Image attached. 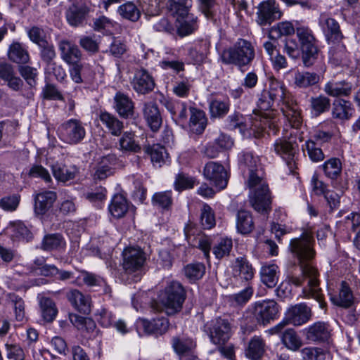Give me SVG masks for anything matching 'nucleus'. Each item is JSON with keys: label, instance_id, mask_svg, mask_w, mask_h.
<instances>
[{"label": "nucleus", "instance_id": "58", "mask_svg": "<svg viewBox=\"0 0 360 360\" xmlns=\"http://www.w3.org/2000/svg\"><path fill=\"white\" fill-rule=\"evenodd\" d=\"M302 360H324L326 353L318 347H304L300 350Z\"/></svg>", "mask_w": 360, "mask_h": 360}, {"label": "nucleus", "instance_id": "5", "mask_svg": "<svg viewBox=\"0 0 360 360\" xmlns=\"http://www.w3.org/2000/svg\"><path fill=\"white\" fill-rule=\"evenodd\" d=\"M180 307V283L172 281L164 290L160 291L158 300L150 302V308L154 312L165 311L167 315L176 314Z\"/></svg>", "mask_w": 360, "mask_h": 360}, {"label": "nucleus", "instance_id": "14", "mask_svg": "<svg viewBox=\"0 0 360 360\" xmlns=\"http://www.w3.org/2000/svg\"><path fill=\"white\" fill-rule=\"evenodd\" d=\"M204 176L219 190L226 187L228 176L223 165L215 162H207L203 169Z\"/></svg>", "mask_w": 360, "mask_h": 360}, {"label": "nucleus", "instance_id": "15", "mask_svg": "<svg viewBox=\"0 0 360 360\" xmlns=\"http://www.w3.org/2000/svg\"><path fill=\"white\" fill-rule=\"evenodd\" d=\"M281 15L275 0H266L259 4L258 6L257 22L259 25L265 26L280 19Z\"/></svg>", "mask_w": 360, "mask_h": 360}, {"label": "nucleus", "instance_id": "56", "mask_svg": "<svg viewBox=\"0 0 360 360\" xmlns=\"http://www.w3.org/2000/svg\"><path fill=\"white\" fill-rule=\"evenodd\" d=\"M229 110V103L220 100H213L210 103V111L212 117H221L227 114Z\"/></svg>", "mask_w": 360, "mask_h": 360}, {"label": "nucleus", "instance_id": "24", "mask_svg": "<svg viewBox=\"0 0 360 360\" xmlns=\"http://www.w3.org/2000/svg\"><path fill=\"white\" fill-rule=\"evenodd\" d=\"M51 170L55 179L63 183L73 180L79 174V168L76 165H66L58 162L52 165Z\"/></svg>", "mask_w": 360, "mask_h": 360}, {"label": "nucleus", "instance_id": "48", "mask_svg": "<svg viewBox=\"0 0 360 360\" xmlns=\"http://www.w3.org/2000/svg\"><path fill=\"white\" fill-rule=\"evenodd\" d=\"M310 106L314 115L319 116L330 109V100L323 95L311 97L310 98Z\"/></svg>", "mask_w": 360, "mask_h": 360}, {"label": "nucleus", "instance_id": "23", "mask_svg": "<svg viewBox=\"0 0 360 360\" xmlns=\"http://www.w3.org/2000/svg\"><path fill=\"white\" fill-rule=\"evenodd\" d=\"M331 302L342 308H349L354 303V295L352 291L345 281H342L337 293L330 295Z\"/></svg>", "mask_w": 360, "mask_h": 360}, {"label": "nucleus", "instance_id": "59", "mask_svg": "<svg viewBox=\"0 0 360 360\" xmlns=\"http://www.w3.org/2000/svg\"><path fill=\"white\" fill-rule=\"evenodd\" d=\"M201 224L204 229H210L215 225V218L212 209L207 204H204L201 209Z\"/></svg>", "mask_w": 360, "mask_h": 360}, {"label": "nucleus", "instance_id": "29", "mask_svg": "<svg viewBox=\"0 0 360 360\" xmlns=\"http://www.w3.org/2000/svg\"><path fill=\"white\" fill-rule=\"evenodd\" d=\"M332 117L341 121L349 120L353 113L352 104L345 99H337L333 103Z\"/></svg>", "mask_w": 360, "mask_h": 360}, {"label": "nucleus", "instance_id": "16", "mask_svg": "<svg viewBox=\"0 0 360 360\" xmlns=\"http://www.w3.org/2000/svg\"><path fill=\"white\" fill-rule=\"evenodd\" d=\"M192 0H181V37L193 34L198 29V18L190 13Z\"/></svg>", "mask_w": 360, "mask_h": 360}, {"label": "nucleus", "instance_id": "51", "mask_svg": "<svg viewBox=\"0 0 360 360\" xmlns=\"http://www.w3.org/2000/svg\"><path fill=\"white\" fill-rule=\"evenodd\" d=\"M296 33V29L290 22H282L276 26L271 27L269 30V37L271 39L279 38L281 36H288Z\"/></svg>", "mask_w": 360, "mask_h": 360}, {"label": "nucleus", "instance_id": "28", "mask_svg": "<svg viewBox=\"0 0 360 360\" xmlns=\"http://www.w3.org/2000/svg\"><path fill=\"white\" fill-rule=\"evenodd\" d=\"M189 129L195 134H201L206 128L207 119L203 110L190 108Z\"/></svg>", "mask_w": 360, "mask_h": 360}, {"label": "nucleus", "instance_id": "41", "mask_svg": "<svg viewBox=\"0 0 360 360\" xmlns=\"http://www.w3.org/2000/svg\"><path fill=\"white\" fill-rule=\"evenodd\" d=\"M109 211L116 218L122 217L128 210V204L126 198L120 194L114 195L109 205Z\"/></svg>", "mask_w": 360, "mask_h": 360}, {"label": "nucleus", "instance_id": "2", "mask_svg": "<svg viewBox=\"0 0 360 360\" xmlns=\"http://www.w3.org/2000/svg\"><path fill=\"white\" fill-rule=\"evenodd\" d=\"M245 186L250 190V202L259 212L270 210L271 203L269 185L265 179L264 166L259 156L244 152L240 159Z\"/></svg>", "mask_w": 360, "mask_h": 360}, {"label": "nucleus", "instance_id": "50", "mask_svg": "<svg viewBox=\"0 0 360 360\" xmlns=\"http://www.w3.org/2000/svg\"><path fill=\"white\" fill-rule=\"evenodd\" d=\"M118 13L122 18L132 22L137 21L141 16L139 9L130 1L120 5L118 8Z\"/></svg>", "mask_w": 360, "mask_h": 360}, {"label": "nucleus", "instance_id": "3", "mask_svg": "<svg viewBox=\"0 0 360 360\" xmlns=\"http://www.w3.org/2000/svg\"><path fill=\"white\" fill-rule=\"evenodd\" d=\"M296 36L299 43L294 39H286L285 51L292 58H298L302 55L304 65L309 67L314 64L318 57L319 49L316 39L313 32L308 27H297Z\"/></svg>", "mask_w": 360, "mask_h": 360}, {"label": "nucleus", "instance_id": "45", "mask_svg": "<svg viewBox=\"0 0 360 360\" xmlns=\"http://www.w3.org/2000/svg\"><path fill=\"white\" fill-rule=\"evenodd\" d=\"M199 3V9L205 17L213 22H217V0H198Z\"/></svg>", "mask_w": 360, "mask_h": 360}, {"label": "nucleus", "instance_id": "20", "mask_svg": "<svg viewBox=\"0 0 360 360\" xmlns=\"http://www.w3.org/2000/svg\"><path fill=\"white\" fill-rule=\"evenodd\" d=\"M133 89L139 94H146L152 91L155 82L149 73L143 69L136 71L131 81Z\"/></svg>", "mask_w": 360, "mask_h": 360}, {"label": "nucleus", "instance_id": "19", "mask_svg": "<svg viewBox=\"0 0 360 360\" xmlns=\"http://www.w3.org/2000/svg\"><path fill=\"white\" fill-rule=\"evenodd\" d=\"M331 330L328 323L318 321L304 330L306 339L314 342H326L329 340Z\"/></svg>", "mask_w": 360, "mask_h": 360}, {"label": "nucleus", "instance_id": "42", "mask_svg": "<svg viewBox=\"0 0 360 360\" xmlns=\"http://www.w3.org/2000/svg\"><path fill=\"white\" fill-rule=\"evenodd\" d=\"M146 153L149 154L153 165L161 167L162 164L166 162L168 158V153L165 147L160 144H155L152 146H148L145 148Z\"/></svg>", "mask_w": 360, "mask_h": 360}, {"label": "nucleus", "instance_id": "22", "mask_svg": "<svg viewBox=\"0 0 360 360\" xmlns=\"http://www.w3.org/2000/svg\"><path fill=\"white\" fill-rule=\"evenodd\" d=\"M143 114L150 129L153 131H158L162 125V119L157 103L153 101L145 103Z\"/></svg>", "mask_w": 360, "mask_h": 360}, {"label": "nucleus", "instance_id": "44", "mask_svg": "<svg viewBox=\"0 0 360 360\" xmlns=\"http://www.w3.org/2000/svg\"><path fill=\"white\" fill-rule=\"evenodd\" d=\"M115 160L113 156L108 155L103 157L98 163L94 174L96 179L103 180L113 173L112 162Z\"/></svg>", "mask_w": 360, "mask_h": 360}, {"label": "nucleus", "instance_id": "54", "mask_svg": "<svg viewBox=\"0 0 360 360\" xmlns=\"http://www.w3.org/2000/svg\"><path fill=\"white\" fill-rule=\"evenodd\" d=\"M233 247L231 238H221L217 244L213 247V253L217 258L221 259L229 255Z\"/></svg>", "mask_w": 360, "mask_h": 360}, {"label": "nucleus", "instance_id": "40", "mask_svg": "<svg viewBox=\"0 0 360 360\" xmlns=\"http://www.w3.org/2000/svg\"><path fill=\"white\" fill-rule=\"evenodd\" d=\"M319 75L315 72H299L295 74L294 83L300 88H307L319 82Z\"/></svg>", "mask_w": 360, "mask_h": 360}, {"label": "nucleus", "instance_id": "11", "mask_svg": "<svg viewBox=\"0 0 360 360\" xmlns=\"http://www.w3.org/2000/svg\"><path fill=\"white\" fill-rule=\"evenodd\" d=\"M71 5L66 11V19L73 27L82 25L88 15L90 8L88 0H69Z\"/></svg>", "mask_w": 360, "mask_h": 360}, {"label": "nucleus", "instance_id": "37", "mask_svg": "<svg viewBox=\"0 0 360 360\" xmlns=\"http://www.w3.org/2000/svg\"><path fill=\"white\" fill-rule=\"evenodd\" d=\"M278 266L274 264L262 266L260 270L262 282L268 288H274L278 281Z\"/></svg>", "mask_w": 360, "mask_h": 360}, {"label": "nucleus", "instance_id": "27", "mask_svg": "<svg viewBox=\"0 0 360 360\" xmlns=\"http://www.w3.org/2000/svg\"><path fill=\"white\" fill-rule=\"evenodd\" d=\"M352 85L345 80L328 82L323 88L324 92L331 97L348 96L352 93Z\"/></svg>", "mask_w": 360, "mask_h": 360}, {"label": "nucleus", "instance_id": "34", "mask_svg": "<svg viewBox=\"0 0 360 360\" xmlns=\"http://www.w3.org/2000/svg\"><path fill=\"white\" fill-rule=\"evenodd\" d=\"M235 276H238L243 280L248 281L254 276V269L247 259L244 257H237L233 266Z\"/></svg>", "mask_w": 360, "mask_h": 360}, {"label": "nucleus", "instance_id": "10", "mask_svg": "<svg viewBox=\"0 0 360 360\" xmlns=\"http://www.w3.org/2000/svg\"><path fill=\"white\" fill-rule=\"evenodd\" d=\"M186 240L189 245L200 249L205 257L210 256L211 248L210 239L208 236L201 234L195 224L190 222L184 228Z\"/></svg>", "mask_w": 360, "mask_h": 360}, {"label": "nucleus", "instance_id": "9", "mask_svg": "<svg viewBox=\"0 0 360 360\" xmlns=\"http://www.w3.org/2000/svg\"><path fill=\"white\" fill-rule=\"evenodd\" d=\"M274 151L286 162L290 173H295L297 166L296 154L298 144L295 141L278 139L274 144Z\"/></svg>", "mask_w": 360, "mask_h": 360}, {"label": "nucleus", "instance_id": "36", "mask_svg": "<svg viewBox=\"0 0 360 360\" xmlns=\"http://www.w3.org/2000/svg\"><path fill=\"white\" fill-rule=\"evenodd\" d=\"M264 351L265 342L263 338L260 336H254L249 342L245 354L252 360H259L263 356Z\"/></svg>", "mask_w": 360, "mask_h": 360}, {"label": "nucleus", "instance_id": "4", "mask_svg": "<svg viewBox=\"0 0 360 360\" xmlns=\"http://www.w3.org/2000/svg\"><path fill=\"white\" fill-rule=\"evenodd\" d=\"M264 92L267 93L274 101L281 103V109L289 126L299 129L302 124L300 110L292 96L286 92L283 84L277 80H273L270 83L269 89Z\"/></svg>", "mask_w": 360, "mask_h": 360}, {"label": "nucleus", "instance_id": "63", "mask_svg": "<svg viewBox=\"0 0 360 360\" xmlns=\"http://www.w3.org/2000/svg\"><path fill=\"white\" fill-rule=\"evenodd\" d=\"M228 127L231 129H239L242 133L247 129V124L243 115L238 112H235L228 117Z\"/></svg>", "mask_w": 360, "mask_h": 360}, {"label": "nucleus", "instance_id": "1", "mask_svg": "<svg viewBox=\"0 0 360 360\" xmlns=\"http://www.w3.org/2000/svg\"><path fill=\"white\" fill-rule=\"evenodd\" d=\"M314 239L311 233L304 232L300 238L290 240V250L299 261L301 276L290 275L288 281L295 285L301 286L304 281L307 285L302 289V297L306 299H314L320 308L326 309L327 304L320 287L319 273L316 266L310 263L316 255L314 249Z\"/></svg>", "mask_w": 360, "mask_h": 360}, {"label": "nucleus", "instance_id": "6", "mask_svg": "<svg viewBox=\"0 0 360 360\" xmlns=\"http://www.w3.org/2000/svg\"><path fill=\"white\" fill-rule=\"evenodd\" d=\"M319 23L327 42L329 44L338 46V52H336L335 49H330V53L332 57L337 61L341 62L343 58L345 57L346 53L345 46L340 44L343 39V34L338 22L328 14L321 13L319 17Z\"/></svg>", "mask_w": 360, "mask_h": 360}, {"label": "nucleus", "instance_id": "33", "mask_svg": "<svg viewBox=\"0 0 360 360\" xmlns=\"http://www.w3.org/2000/svg\"><path fill=\"white\" fill-rule=\"evenodd\" d=\"M115 108L117 113L124 118L132 116L134 113V103L125 94L117 92L114 98Z\"/></svg>", "mask_w": 360, "mask_h": 360}, {"label": "nucleus", "instance_id": "31", "mask_svg": "<svg viewBox=\"0 0 360 360\" xmlns=\"http://www.w3.org/2000/svg\"><path fill=\"white\" fill-rule=\"evenodd\" d=\"M7 56L9 60L18 64H26L30 61L27 50L18 41H14L9 46Z\"/></svg>", "mask_w": 360, "mask_h": 360}, {"label": "nucleus", "instance_id": "18", "mask_svg": "<svg viewBox=\"0 0 360 360\" xmlns=\"http://www.w3.org/2000/svg\"><path fill=\"white\" fill-rule=\"evenodd\" d=\"M210 338L215 345H224L231 336V326L227 320L217 319L210 330Z\"/></svg>", "mask_w": 360, "mask_h": 360}, {"label": "nucleus", "instance_id": "49", "mask_svg": "<svg viewBox=\"0 0 360 360\" xmlns=\"http://www.w3.org/2000/svg\"><path fill=\"white\" fill-rule=\"evenodd\" d=\"M323 169L326 176L331 179H338L342 172V163L339 158H333L326 161Z\"/></svg>", "mask_w": 360, "mask_h": 360}, {"label": "nucleus", "instance_id": "46", "mask_svg": "<svg viewBox=\"0 0 360 360\" xmlns=\"http://www.w3.org/2000/svg\"><path fill=\"white\" fill-rule=\"evenodd\" d=\"M119 149L123 152L139 153L141 150V146L134 140V135L126 131L119 140Z\"/></svg>", "mask_w": 360, "mask_h": 360}, {"label": "nucleus", "instance_id": "17", "mask_svg": "<svg viewBox=\"0 0 360 360\" xmlns=\"http://www.w3.org/2000/svg\"><path fill=\"white\" fill-rule=\"evenodd\" d=\"M285 316L290 323L300 326L311 319L312 312L305 303H300L289 307Z\"/></svg>", "mask_w": 360, "mask_h": 360}, {"label": "nucleus", "instance_id": "7", "mask_svg": "<svg viewBox=\"0 0 360 360\" xmlns=\"http://www.w3.org/2000/svg\"><path fill=\"white\" fill-rule=\"evenodd\" d=\"M252 44L243 39H239L233 46L223 51L221 58L224 63L243 67L250 64L255 58Z\"/></svg>", "mask_w": 360, "mask_h": 360}, {"label": "nucleus", "instance_id": "53", "mask_svg": "<svg viewBox=\"0 0 360 360\" xmlns=\"http://www.w3.org/2000/svg\"><path fill=\"white\" fill-rule=\"evenodd\" d=\"M169 20L175 23L176 33L180 36V0H169L167 4Z\"/></svg>", "mask_w": 360, "mask_h": 360}, {"label": "nucleus", "instance_id": "26", "mask_svg": "<svg viewBox=\"0 0 360 360\" xmlns=\"http://www.w3.org/2000/svg\"><path fill=\"white\" fill-rule=\"evenodd\" d=\"M56 199V193L53 191H44L38 193L34 198V212L36 214H45L52 207Z\"/></svg>", "mask_w": 360, "mask_h": 360}, {"label": "nucleus", "instance_id": "13", "mask_svg": "<svg viewBox=\"0 0 360 360\" xmlns=\"http://www.w3.org/2000/svg\"><path fill=\"white\" fill-rule=\"evenodd\" d=\"M278 311V305L275 301L265 300L255 304L253 314L257 323L265 326L276 318Z\"/></svg>", "mask_w": 360, "mask_h": 360}, {"label": "nucleus", "instance_id": "39", "mask_svg": "<svg viewBox=\"0 0 360 360\" xmlns=\"http://www.w3.org/2000/svg\"><path fill=\"white\" fill-rule=\"evenodd\" d=\"M39 307L43 319L46 322H52L58 313L54 302L49 297H42L39 300Z\"/></svg>", "mask_w": 360, "mask_h": 360}, {"label": "nucleus", "instance_id": "57", "mask_svg": "<svg viewBox=\"0 0 360 360\" xmlns=\"http://www.w3.org/2000/svg\"><path fill=\"white\" fill-rule=\"evenodd\" d=\"M20 195L18 193L6 195L0 200V207L7 212L17 210L20 202Z\"/></svg>", "mask_w": 360, "mask_h": 360}, {"label": "nucleus", "instance_id": "47", "mask_svg": "<svg viewBox=\"0 0 360 360\" xmlns=\"http://www.w3.org/2000/svg\"><path fill=\"white\" fill-rule=\"evenodd\" d=\"M7 300L14 309L15 319L22 321L25 317V302L21 297L15 293H8L6 295Z\"/></svg>", "mask_w": 360, "mask_h": 360}, {"label": "nucleus", "instance_id": "62", "mask_svg": "<svg viewBox=\"0 0 360 360\" xmlns=\"http://www.w3.org/2000/svg\"><path fill=\"white\" fill-rule=\"evenodd\" d=\"M18 71L30 86H34L36 84V79L38 75L37 68L29 65H20Z\"/></svg>", "mask_w": 360, "mask_h": 360}, {"label": "nucleus", "instance_id": "64", "mask_svg": "<svg viewBox=\"0 0 360 360\" xmlns=\"http://www.w3.org/2000/svg\"><path fill=\"white\" fill-rule=\"evenodd\" d=\"M153 204L161 208H168L172 205V196L170 192L156 193L153 196Z\"/></svg>", "mask_w": 360, "mask_h": 360}, {"label": "nucleus", "instance_id": "61", "mask_svg": "<svg viewBox=\"0 0 360 360\" xmlns=\"http://www.w3.org/2000/svg\"><path fill=\"white\" fill-rule=\"evenodd\" d=\"M10 229L16 237L26 241H30L33 237L32 232L22 221L12 223Z\"/></svg>", "mask_w": 360, "mask_h": 360}, {"label": "nucleus", "instance_id": "38", "mask_svg": "<svg viewBox=\"0 0 360 360\" xmlns=\"http://www.w3.org/2000/svg\"><path fill=\"white\" fill-rule=\"evenodd\" d=\"M281 342L288 349L296 352L302 346V340L297 332L289 328L285 330L281 335Z\"/></svg>", "mask_w": 360, "mask_h": 360}, {"label": "nucleus", "instance_id": "52", "mask_svg": "<svg viewBox=\"0 0 360 360\" xmlns=\"http://www.w3.org/2000/svg\"><path fill=\"white\" fill-rule=\"evenodd\" d=\"M205 273V266L202 263L200 262L188 264L184 268L185 276L190 282H194L202 278Z\"/></svg>", "mask_w": 360, "mask_h": 360}, {"label": "nucleus", "instance_id": "43", "mask_svg": "<svg viewBox=\"0 0 360 360\" xmlns=\"http://www.w3.org/2000/svg\"><path fill=\"white\" fill-rule=\"evenodd\" d=\"M100 44V37L95 34L81 36L79 40L80 47L90 55H94L99 51Z\"/></svg>", "mask_w": 360, "mask_h": 360}, {"label": "nucleus", "instance_id": "8", "mask_svg": "<svg viewBox=\"0 0 360 360\" xmlns=\"http://www.w3.org/2000/svg\"><path fill=\"white\" fill-rule=\"evenodd\" d=\"M58 134L65 143L75 145L84 139L86 130L80 120L70 119L60 125Z\"/></svg>", "mask_w": 360, "mask_h": 360}, {"label": "nucleus", "instance_id": "55", "mask_svg": "<svg viewBox=\"0 0 360 360\" xmlns=\"http://www.w3.org/2000/svg\"><path fill=\"white\" fill-rule=\"evenodd\" d=\"M303 150L307 151L309 158L313 162H319L324 159V154L322 150L318 146L317 143L312 140H309L305 143V148Z\"/></svg>", "mask_w": 360, "mask_h": 360}, {"label": "nucleus", "instance_id": "12", "mask_svg": "<svg viewBox=\"0 0 360 360\" xmlns=\"http://www.w3.org/2000/svg\"><path fill=\"white\" fill-rule=\"evenodd\" d=\"M146 260V254L139 248H128L123 251L122 266L127 274L140 271Z\"/></svg>", "mask_w": 360, "mask_h": 360}, {"label": "nucleus", "instance_id": "25", "mask_svg": "<svg viewBox=\"0 0 360 360\" xmlns=\"http://www.w3.org/2000/svg\"><path fill=\"white\" fill-rule=\"evenodd\" d=\"M58 49L61 58L68 64L79 62L82 52L78 46L70 41L61 40L58 43Z\"/></svg>", "mask_w": 360, "mask_h": 360}, {"label": "nucleus", "instance_id": "21", "mask_svg": "<svg viewBox=\"0 0 360 360\" xmlns=\"http://www.w3.org/2000/svg\"><path fill=\"white\" fill-rule=\"evenodd\" d=\"M66 297L72 306L80 313L89 314L91 311V300L88 295L73 289L67 292Z\"/></svg>", "mask_w": 360, "mask_h": 360}, {"label": "nucleus", "instance_id": "32", "mask_svg": "<svg viewBox=\"0 0 360 360\" xmlns=\"http://www.w3.org/2000/svg\"><path fill=\"white\" fill-rule=\"evenodd\" d=\"M65 247V240L60 233L45 235L41 243V248L44 251H63Z\"/></svg>", "mask_w": 360, "mask_h": 360}, {"label": "nucleus", "instance_id": "35", "mask_svg": "<svg viewBox=\"0 0 360 360\" xmlns=\"http://www.w3.org/2000/svg\"><path fill=\"white\" fill-rule=\"evenodd\" d=\"M255 224L252 214L247 210H240L236 214V229L242 234H248L252 231Z\"/></svg>", "mask_w": 360, "mask_h": 360}, {"label": "nucleus", "instance_id": "60", "mask_svg": "<svg viewBox=\"0 0 360 360\" xmlns=\"http://www.w3.org/2000/svg\"><path fill=\"white\" fill-rule=\"evenodd\" d=\"M76 278L77 280H82L85 285L91 287L102 285L105 283L103 278L86 271H82L80 275Z\"/></svg>", "mask_w": 360, "mask_h": 360}, {"label": "nucleus", "instance_id": "30", "mask_svg": "<svg viewBox=\"0 0 360 360\" xmlns=\"http://www.w3.org/2000/svg\"><path fill=\"white\" fill-rule=\"evenodd\" d=\"M99 120L112 136L121 135L124 124L115 115L106 111H101L99 114Z\"/></svg>", "mask_w": 360, "mask_h": 360}]
</instances>
